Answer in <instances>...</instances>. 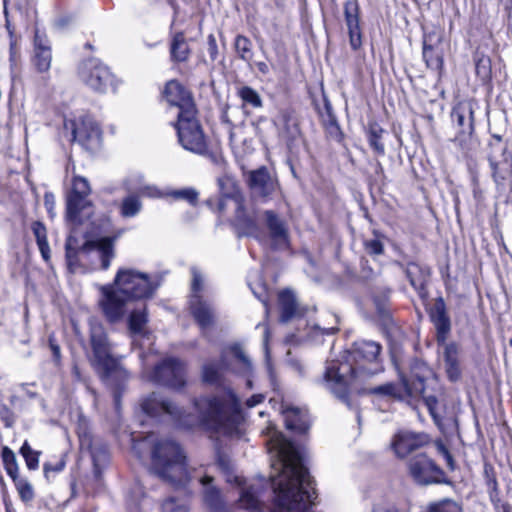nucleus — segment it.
Segmentation results:
<instances>
[{
	"mask_svg": "<svg viewBox=\"0 0 512 512\" xmlns=\"http://www.w3.org/2000/svg\"><path fill=\"white\" fill-rule=\"evenodd\" d=\"M218 183L223 196L218 205L219 211L223 212L227 206H233L236 213V225L241 234L259 237L261 233L260 228L255 219L245 212L244 197L240 193L236 181L229 176H224L218 180Z\"/></svg>",
	"mask_w": 512,
	"mask_h": 512,
	"instance_id": "obj_8",
	"label": "nucleus"
},
{
	"mask_svg": "<svg viewBox=\"0 0 512 512\" xmlns=\"http://www.w3.org/2000/svg\"><path fill=\"white\" fill-rule=\"evenodd\" d=\"M16 486V489L20 495V498L24 502H30L34 498V490L32 485L24 478L16 477V480H13Z\"/></svg>",
	"mask_w": 512,
	"mask_h": 512,
	"instance_id": "obj_45",
	"label": "nucleus"
},
{
	"mask_svg": "<svg viewBox=\"0 0 512 512\" xmlns=\"http://www.w3.org/2000/svg\"><path fill=\"white\" fill-rule=\"evenodd\" d=\"M164 96L170 105L179 109L178 113L191 115V111L196 110L191 93L176 80H171L166 84Z\"/></svg>",
	"mask_w": 512,
	"mask_h": 512,
	"instance_id": "obj_19",
	"label": "nucleus"
},
{
	"mask_svg": "<svg viewBox=\"0 0 512 512\" xmlns=\"http://www.w3.org/2000/svg\"><path fill=\"white\" fill-rule=\"evenodd\" d=\"M1 457L7 474L16 480L18 477V464L15 453L7 446L3 447Z\"/></svg>",
	"mask_w": 512,
	"mask_h": 512,
	"instance_id": "obj_40",
	"label": "nucleus"
},
{
	"mask_svg": "<svg viewBox=\"0 0 512 512\" xmlns=\"http://www.w3.org/2000/svg\"><path fill=\"white\" fill-rule=\"evenodd\" d=\"M0 419L4 423L6 428H11L16 422V415L11 408L6 404H0Z\"/></svg>",
	"mask_w": 512,
	"mask_h": 512,
	"instance_id": "obj_47",
	"label": "nucleus"
},
{
	"mask_svg": "<svg viewBox=\"0 0 512 512\" xmlns=\"http://www.w3.org/2000/svg\"><path fill=\"white\" fill-rule=\"evenodd\" d=\"M32 231L36 238L41 255L47 262L50 259V247L47 240L46 227L41 222L36 221L32 224Z\"/></svg>",
	"mask_w": 512,
	"mask_h": 512,
	"instance_id": "obj_35",
	"label": "nucleus"
},
{
	"mask_svg": "<svg viewBox=\"0 0 512 512\" xmlns=\"http://www.w3.org/2000/svg\"><path fill=\"white\" fill-rule=\"evenodd\" d=\"M383 132L384 130L376 124L371 125L368 131L369 144L379 155H383L385 153L384 144L381 141Z\"/></svg>",
	"mask_w": 512,
	"mask_h": 512,
	"instance_id": "obj_41",
	"label": "nucleus"
},
{
	"mask_svg": "<svg viewBox=\"0 0 512 512\" xmlns=\"http://www.w3.org/2000/svg\"><path fill=\"white\" fill-rule=\"evenodd\" d=\"M380 352L381 345L375 341L356 342L351 352L354 364H329L323 374V384L336 397L346 401L349 384L346 374L350 373L351 380L363 381L381 372Z\"/></svg>",
	"mask_w": 512,
	"mask_h": 512,
	"instance_id": "obj_3",
	"label": "nucleus"
},
{
	"mask_svg": "<svg viewBox=\"0 0 512 512\" xmlns=\"http://www.w3.org/2000/svg\"><path fill=\"white\" fill-rule=\"evenodd\" d=\"M275 475H270L276 507L272 512H305L316 498L313 480L294 444L280 432L273 431L268 441Z\"/></svg>",
	"mask_w": 512,
	"mask_h": 512,
	"instance_id": "obj_1",
	"label": "nucleus"
},
{
	"mask_svg": "<svg viewBox=\"0 0 512 512\" xmlns=\"http://www.w3.org/2000/svg\"><path fill=\"white\" fill-rule=\"evenodd\" d=\"M264 399V396L262 394H256V395H253L252 397H250L246 404L249 408H252L254 406H256L257 404L261 403Z\"/></svg>",
	"mask_w": 512,
	"mask_h": 512,
	"instance_id": "obj_57",
	"label": "nucleus"
},
{
	"mask_svg": "<svg viewBox=\"0 0 512 512\" xmlns=\"http://www.w3.org/2000/svg\"><path fill=\"white\" fill-rule=\"evenodd\" d=\"M373 512H398V509L389 503H380L373 508Z\"/></svg>",
	"mask_w": 512,
	"mask_h": 512,
	"instance_id": "obj_55",
	"label": "nucleus"
},
{
	"mask_svg": "<svg viewBox=\"0 0 512 512\" xmlns=\"http://www.w3.org/2000/svg\"><path fill=\"white\" fill-rule=\"evenodd\" d=\"M91 193L89 182L82 176H74L72 189L66 198V217L73 223L82 221V213L91 209V201L88 196Z\"/></svg>",
	"mask_w": 512,
	"mask_h": 512,
	"instance_id": "obj_12",
	"label": "nucleus"
},
{
	"mask_svg": "<svg viewBox=\"0 0 512 512\" xmlns=\"http://www.w3.org/2000/svg\"><path fill=\"white\" fill-rule=\"evenodd\" d=\"M192 273V295H200L199 293L202 290L203 287V278L201 273L198 271L197 268L193 267L191 269Z\"/></svg>",
	"mask_w": 512,
	"mask_h": 512,
	"instance_id": "obj_51",
	"label": "nucleus"
},
{
	"mask_svg": "<svg viewBox=\"0 0 512 512\" xmlns=\"http://www.w3.org/2000/svg\"><path fill=\"white\" fill-rule=\"evenodd\" d=\"M247 386H248L249 388H251V387H252V381H251L250 379H247Z\"/></svg>",
	"mask_w": 512,
	"mask_h": 512,
	"instance_id": "obj_64",
	"label": "nucleus"
},
{
	"mask_svg": "<svg viewBox=\"0 0 512 512\" xmlns=\"http://www.w3.org/2000/svg\"><path fill=\"white\" fill-rule=\"evenodd\" d=\"M51 60L52 55L50 47L47 45L45 38L36 32L34 56V64L36 69L41 73L47 72L50 69Z\"/></svg>",
	"mask_w": 512,
	"mask_h": 512,
	"instance_id": "obj_30",
	"label": "nucleus"
},
{
	"mask_svg": "<svg viewBox=\"0 0 512 512\" xmlns=\"http://www.w3.org/2000/svg\"><path fill=\"white\" fill-rule=\"evenodd\" d=\"M162 512H187V507L183 503L170 498L162 504Z\"/></svg>",
	"mask_w": 512,
	"mask_h": 512,
	"instance_id": "obj_49",
	"label": "nucleus"
},
{
	"mask_svg": "<svg viewBox=\"0 0 512 512\" xmlns=\"http://www.w3.org/2000/svg\"><path fill=\"white\" fill-rule=\"evenodd\" d=\"M240 505L249 510L250 512H262V504L258 500L256 491L251 486L247 489H243L239 499Z\"/></svg>",
	"mask_w": 512,
	"mask_h": 512,
	"instance_id": "obj_37",
	"label": "nucleus"
},
{
	"mask_svg": "<svg viewBox=\"0 0 512 512\" xmlns=\"http://www.w3.org/2000/svg\"><path fill=\"white\" fill-rule=\"evenodd\" d=\"M190 55V48L183 33H176L170 45V57L174 62H185Z\"/></svg>",
	"mask_w": 512,
	"mask_h": 512,
	"instance_id": "obj_32",
	"label": "nucleus"
},
{
	"mask_svg": "<svg viewBox=\"0 0 512 512\" xmlns=\"http://www.w3.org/2000/svg\"><path fill=\"white\" fill-rule=\"evenodd\" d=\"M185 364L177 358H166L157 365L150 379L158 384L181 389L185 386Z\"/></svg>",
	"mask_w": 512,
	"mask_h": 512,
	"instance_id": "obj_14",
	"label": "nucleus"
},
{
	"mask_svg": "<svg viewBox=\"0 0 512 512\" xmlns=\"http://www.w3.org/2000/svg\"><path fill=\"white\" fill-rule=\"evenodd\" d=\"M91 355L88 361L91 366L101 373L103 379L110 381L114 377L127 378L128 373L119 366L112 356V345L105 329L101 325H93L90 329Z\"/></svg>",
	"mask_w": 512,
	"mask_h": 512,
	"instance_id": "obj_7",
	"label": "nucleus"
},
{
	"mask_svg": "<svg viewBox=\"0 0 512 512\" xmlns=\"http://www.w3.org/2000/svg\"><path fill=\"white\" fill-rule=\"evenodd\" d=\"M452 120L461 128L463 134L471 135L474 130V110L469 102H460L452 110Z\"/></svg>",
	"mask_w": 512,
	"mask_h": 512,
	"instance_id": "obj_28",
	"label": "nucleus"
},
{
	"mask_svg": "<svg viewBox=\"0 0 512 512\" xmlns=\"http://www.w3.org/2000/svg\"><path fill=\"white\" fill-rule=\"evenodd\" d=\"M29 397L34 398L37 396L35 392H28Z\"/></svg>",
	"mask_w": 512,
	"mask_h": 512,
	"instance_id": "obj_63",
	"label": "nucleus"
},
{
	"mask_svg": "<svg viewBox=\"0 0 512 512\" xmlns=\"http://www.w3.org/2000/svg\"><path fill=\"white\" fill-rule=\"evenodd\" d=\"M431 374L429 368L423 364L416 362L409 376L402 373L399 374L402 386L405 391V395L409 397L422 396L425 400L426 405L433 417H435V410L437 405V399L433 395H427L425 392V381Z\"/></svg>",
	"mask_w": 512,
	"mask_h": 512,
	"instance_id": "obj_11",
	"label": "nucleus"
},
{
	"mask_svg": "<svg viewBox=\"0 0 512 512\" xmlns=\"http://www.w3.org/2000/svg\"><path fill=\"white\" fill-rule=\"evenodd\" d=\"M64 129L70 131L72 141L77 140L81 144L88 142L98 143L101 138L99 126L89 117L83 118L79 124L74 120H65Z\"/></svg>",
	"mask_w": 512,
	"mask_h": 512,
	"instance_id": "obj_18",
	"label": "nucleus"
},
{
	"mask_svg": "<svg viewBox=\"0 0 512 512\" xmlns=\"http://www.w3.org/2000/svg\"><path fill=\"white\" fill-rule=\"evenodd\" d=\"M6 27H7L9 36H10V49H9L10 50V62H11L12 65H16V63H17V61L19 59V56H20V51H19L17 39L14 36L13 31H12L9 23H7Z\"/></svg>",
	"mask_w": 512,
	"mask_h": 512,
	"instance_id": "obj_48",
	"label": "nucleus"
},
{
	"mask_svg": "<svg viewBox=\"0 0 512 512\" xmlns=\"http://www.w3.org/2000/svg\"><path fill=\"white\" fill-rule=\"evenodd\" d=\"M147 323L146 307L134 309L128 318V327L132 334H142Z\"/></svg>",
	"mask_w": 512,
	"mask_h": 512,
	"instance_id": "obj_34",
	"label": "nucleus"
},
{
	"mask_svg": "<svg viewBox=\"0 0 512 512\" xmlns=\"http://www.w3.org/2000/svg\"><path fill=\"white\" fill-rule=\"evenodd\" d=\"M175 127L179 143L184 149L201 155L207 152V142L202 127L196 118V110L191 111V115L178 113Z\"/></svg>",
	"mask_w": 512,
	"mask_h": 512,
	"instance_id": "obj_9",
	"label": "nucleus"
},
{
	"mask_svg": "<svg viewBox=\"0 0 512 512\" xmlns=\"http://www.w3.org/2000/svg\"><path fill=\"white\" fill-rule=\"evenodd\" d=\"M72 374H73L74 378L77 381H84V378H83V376L81 374L80 368L78 367L77 364L73 365V367H72Z\"/></svg>",
	"mask_w": 512,
	"mask_h": 512,
	"instance_id": "obj_61",
	"label": "nucleus"
},
{
	"mask_svg": "<svg viewBox=\"0 0 512 512\" xmlns=\"http://www.w3.org/2000/svg\"><path fill=\"white\" fill-rule=\"evenodd\" d=\"M238 95L244 103L249 104L254 108H259L262 106L260 95L256 90L249 86L241 87L238 91Z\"/></svg>",
	"mask_w": 512,
	"mask_h": 512,
	"instance_id": "obj_43",
	"label": "nucleus"
},
{
	"mask_svg": "<svg viewBox=\"0 0 512 512\" xmlns=\"http://www.w3.org/2000/svg\"><path fill=\"white\" fill-rule=\"evenodd\" d=\"M230 352L241 364V373L249 376L252 371V363L248 356L245 354L243 348L239 344L232 345L228 350H225L221 355L219 363H208L203 366L202 378L203 381L210 384H219L221 377L228 365L226 362L227 352Z\"/></svg>",
	"mask_w": 512,
	"mask_h": 512,
	"instance_id": "obj_13",
	"label": "nucleus"
},
{
	"mask_svg": "<svg viewBox=\"0 0 512 512\" xmlns=\"http://www.w3.org/2000/svg\"><path fill=\"white\" fill-rule=\"evenodd\" d=\"M150 470L162 481L173 486H183L192 478L187 470L186 456L182 448L170 439H159L153 443Z\"/></svg>",
	"mask_w": 512,
	"mask_h": 512,
	"instance_id": "obj_4",
	"label": "nucleus"
},
{
	"mask_svg": "<svg viewBox=\"0 0 512 512\" xmlns=\"http://www.w3.org/2000/svg\"><path fill=\"white\" fill-rule=\"evenodd\" d=\"M406 276L420 296H424L427 274L417 264L410 263L406 268Z\"/></svg>",
	"mask_w": 512,
	"mask_h": 512,
	"instance_id": "obj_33",
	"label": "nucleus"
},
{
	"mask_svg": "<svg viewBox=\"0 0 512 512\" xmlns=\"http://www.w3.org/2000/svg\"><path fill=\"white\" fill-rule=\"evenodd\" d=\"M364 246L366 251L372 255H380L384 250L382 242L378 239L366 240Z\"/></svg>",
	"mask_w": 512,
	"mask_h": 512,
	"instance_id": "obj_50",
	"label": "nucleus"
},
{
	"mask_svg": "<svg viewBox=\"0 0 512 512\" xmlns=\"http://www.w3.org/2000/svg\"><path fill=\"white\" fill-rule=\"evenodd\" d=\"M430 318L436 329L438 345L447 343L446 340L451 330V322L446 312L445 302L442 298L436 300L431 309Z\"/></svg>",
	"mask_w": 512,
	"mask_h": 512,
	"instance_id": "obj_21",
	"label": "nucleus"
},
{
	"mask_svg": "<svg viewBox=\"0 0 512 512\" xmlns=\"http://www.w3.org/2000/svg\"><path fill=\"white\" fill-rule=\"evenodd\" d=\"M442 365L449 380L455 382L461 376L460 347L455 342L439 345Z\"/></svg>",
	"mask_w": 512,
	"mask_h": 512,
	"instance_id": "obj_20",
	"label": "nucleus"
},
{
	"mask_svg": "<svg viewBox=\"0 0 512 512\" xmlns=\"http://www.w3.org/2000/svg\"><path fill=\"white\" fill-rule=\"evenodd\" d=\"M190 312L201 329L205 330L214 324V309L201 295H191Z\"/></svg>",
	"mask_w": 512,
	"mask_h": 512,
	"instance_id": "obj_22",
	"label": "nucleus"
},
{
	"mask_svg": "<svg viewBox=\"0 0 512 512\" xmlns=\"http://www.w3.org/2000/svg\"><path fill=\"white\" fill-rule=\"evenodd\" d=\"M235 51L240 59L250 63L253 57L252 42L243 35H237L234 41Z\"/></svg>",
	"mask_w": 512,
	"mask_h": 512,
	"instance_id": "obj_38",
	"label": "nucleus"
},
{
	"mask_svg": "<svg viewBox=\"0 0 512 512\" xmlns=\"http://www.w3.org/2000/svg\"><path fill=\"white\" fill-rule=\"evenodd\" d=\"M138 192L142 196H147V197H152V198H158V197L162 196L161 192L155 186H151V185H145V186L139 187Z\"/></svg>",
	"mask_w": 512,
	"mask_h": 512,
	"instance_id": "obj_53",
	"label": "nucleus"
},
{
	"mask_svg": "<svg viewBox=\"0 0 512 512\" xmlns=\"http://www.w3.org/2000/svg\"><path fill=\"white\" fill-rule=\"evenodd\" d=\"M278 303L282 322H288L298 314V303L293 291L285 289L279 292Z\"/></svg>",
	"mask_w": 512,
	"mask_h": 512,
	"instance_id": "obj_31",
	"label": "nucleus"
},
{
	"mask_svg": "<svg viewBox=\"0 0 512 512\" xmlns=\"http://www.w3.org/2000/svg\"><path fill=\"white\" fill-rule=\"evenodd\" d=\"M143 411L151 416H157L162 413L176 416L178 414L177 408L169 401L160 398L156 393H152L142 404Z\"/></svg>",
	"mask_w": 512,
	"mask_h": 512,
	"instance_id": "obj_29",
	"label": "nucleus"
},
{
	"mask_svg": "<svg viewBox=\"0 0 512 512\" xmlns=\"http://www.w3.org/2000/svg\"><path fill=\"white\" fill-rule=\"evenodd\" d=\"M170 195L175 199L185 200L191 205H196L198 201V192L193 188L174 190Z\"/></svg>",
	"mask_w": 512,
	"mask_h": 512,
	"instance_id": "obj_46",
	"label": "nucleus"
},
{
	"mask_svg": "<svg viewBox=\"0 0 512 512\" xmlns=\"http://www.w3.org/2000/svg\"><path fill=\"white\" fill-rule=\"evenodd\" d=\"M218 465L226 476L228 483H235L238 486L243 485V480L240 476L236 475L233 471V465L230 459L220 456L218 459Z\"/></svg>",
	"mask_w": 512,
	"mask_h": 512,
	"instance_id": "obj_42",
	"label": "nucleus"
},
{
	"mask_svg": "<svg viewBox=\"0 0 512 512\" xmlns=\"http://www.w3.org/2000/svg\"><path fill=\"white\" fill-rule=\"evenodd\" d=\"M207 50L209 53V56L211 58V61H215L218 55V46L216 42V38L213 34H210L207 37Z\"/></svg>",
	"mask_w": 512,
	"mask_h": 512,
	"instance_id": "obj_52",
	"label": "nucleus"
},
{
	"mask_svg": "<svg viewBox=\"0 0 512 512\" xmlns=\"http://www.w3.org/2000/svg\"><path fill=\"white\" fill-rule=\"evenodd\" d=\"M368 394H374L389 398H402L405 394L402 384L400 386L394 383H385L366 390Z\"/></svg>",
	"mask_w": 512,
	"mask_h": 512,
	"instance_id": "obj_36",
	"label": "nucleus"
},
{
	"mask_svg": "<svg viewBox=\"0 0 512 512\" xmlns=\"http://www.w3.org/2000/svg\"><path fill=\"white\" fill-rule=\"evenodd\" d=\"M249 186L257 197L267 198L276 189V182L271 178L266 168L252 171L249 176Z\"/></svg>",
	"mask_w": 512,
	"mask_h": 512,
	"instance_id": "obj_23",
	"label": "nucleus"
},
{
	"mask_svg": "<svg viewBox=\"0 0 512 512\" xmlns=\"http://www.w3.org/2000/svg\"><path fill=\"white\" fill-rule=\"evenodd\" d=\"M213 477L204 475L199 477L203 487V501L212 512H225L220 490L213 485Z\"/></svg>",
	"mask_w": 512,
	"mask_h": 512,
	"instance_id": "obj_27",
	"label": "nucleus"
},
{
	"mask_svg": "<svg viewBox=\"0 0 512 512\" xmlns=\"http://www.w3.org/2000/svg\"><path fill=\"white\" fill-rule=\"evenodd\" d=\"M194 404L199 423L215 431H228L240 412L239 399L232 390H225L216 396L200 397Z\"/></svg>",
	"mask_w": 512,
	"mask_h": 512,
	"instance_id": "obj_5",
	"label": "nucleus"
},
{
	"mask_svg": "<svg viewBox=\"0 0 512 512\" xmlns=\"http://www.w3.org/2000/svg\"><path fill=\"white\" fill-rule=\"evenodd\" d=\"M486 474H488V471L486 470ZM487 485L488 487L493 490V491H496L497 490V481H496V478L494 476H489L487 475Z\"/></svg>",
	"mask_w": 512,
	"mask_h": 512,
	"instance_id": "obj_60",
	"label": "nucleus"
},
{
	"mask_svg": "<svg viewBox=\"0 0 512 512\" xmlns=\"http://www.w3.org/2000/svg\"><path fill=\"white\" fill-rule=\"evenodd\" d=\"M265 227L274 249L285 250L290 246L289 228L284 219L272 210L263 213Z\"/></svg>",
	"mask_w": 512,
	"mask_h": 512,
	"instance_id": "obj_15",
	"label": "nucleus"
},
{
	"mask_svg": "<svg viewBox=\"0 0 512 512\" xmlns=\"http://www.w3.org/2000/svg\"><path fill=\"white\" fill-rule=\"evenodd\" d=\"M409 471L413 479L421 485L436 483L441 475V470L424 454L416 455L410 460Z\"/></svg>",
	"mask_w": 512,
	"mask_h": 512,
	"instance_id": "obj_16",
	"label": "nucleus"
},
{
	"mask_svg": "<svg viewBox=\"0 0 512 512\" xmlns=\"http://www.w3.org/2000/svg\"><path fill=\"white\" fill-rule=\"evenodd\" d=\"M116 240L117 236H106L86 241L80 245L77 238L70 235L65 244L68 269L73 273L76 272L92 253H96L100 260V268L107 270L111 260L115 257Z\"/></svg>",
	"mask_w": 512,
	"mask_h": 512,
	"instance_id": "obj_6",
	"label": "nucleus"
},
{
	"mask_svg": "<svg viewBox=\"0 0 512 512\" xmlns=\"http://www.w3.org/2000/svg\"><path fill=\"white\" fill-rule=\"evenodd\" d=\"M158 287L146 273L132 268H120L113 283L99 287L101 296L99 307L110 323L119 322L127 311V304L132 300L151 297Z\"/></svg>",
	"mask_w": 512,
	"mask_h": 512,
	"instance_id": "obj_2",
	"label": "nucleus"
},
{
	"mask_svg": "<svg viewBox=\"0 0 512 512\" xmlns=\"http://www.w3.org/2000/svg\"><path fill=\"white\" fill-rule=\"evenodd\" d=\"M255 65L261 74H263V75L269 74L270 67L266 62H256Z\"/></svg>",
	"mask_w": 512,
	"mask_h": 512,
	"instance_id": "obj_59",
	"label": "nucleus"
},
{
	"mask_svg": "<svg viewBox=\"0 0 512 512\" xmlns=\"http://www.w3.org/2000/svg\"><path fill=\"white\" fill-rule=\"evenodd\" d=\"M440 37H437L436 42L433 41V35L428 34L424 36L423 39V59L426 63V66L429 69L441 72L443 69V53L438 49L437 43L440 42Z\"/></svg>",
	"mask_w": 512,
	"mask_h": 512,
	"instance_id": "obj_26",
	"label": "nucleus"
},
{
	"mask_svg": "<svg viewBox=\"0 0 512 512\" xmlns=\"http://www.w3.org/2000/svg\"><path fill=\"white\" fill-rule=\"evenodd\" d=\"M492 169H493V178L496 182H499L501 180L505 179V175H503L498 168V165L496 163H491Z\"/></svg>",
	"mask_w": 512,
	"mask_h": 512,
	"instance_id": "obj_58",
	"label": "nucleus"
},
{
	"mask_svg": "<svg viewBox=\"0 0 512 512\" xmlns=\"http://www.w3.org/2000/svg\"><path fill=\"white\" fill-rule=\"evenodd\" d=\"M280 411L284 416L287 429L298 433H305L309 429V418L305 409L282 404Z\"/></svg>",
	"mask_w": 512,
	"mask_h": 512,
	"instance_id": "obj_24",
	"label": "nucleus"
},
{
	"mask_svg": "<svg viewBox=\"0 0 512 512\" xmlns=\"http://www.w3.org/2000/svg\"><path fill=\"white\" fill-rule=\"evenodd\" d=\"M81 81L98 93H106L115 89V78L109 68L99 59L90 58L85 60L79 67Z\"/></svg>",
	"mask_w": 512,
	"mask_h": 512,
	"instance_id": "obj_10",
	"label": "nucleus"
},
{
	"mask_svg": "<svg viewBox=\"0 0 512 512\" xmlns=\"http://www.w3.org/2000/svg\"><path fill=\"white\" fill-rule=\"evenodd\" d=\"M63 468H64V463L63 462H59L55 466H52L50 463H45L44 467H43L44 473H45L46 477H48V474H49L50 471L59 472Z\"/></svg>",
	"mask_w": 512,
	"mask_h": 512,
	"instance_id": "obj_56",
	"label": "nucleus"
},
{
	"mask_svg": "<svg viewBox=\"0 0 512 512\" xmlns=\"http://www.w3.org/2000/svg\"><path fill=\"white\" fill-rule=\"evenodd\" d=\"M425 442L426 438L423 435L412 432H400L395 436L392 447L397 456L405 457L412 451L421 447Z\"/></svg>",
	"mask_w": 512,
	"mask_h": 512,
	"instance_id": "obj_25",
	"label": "nucleus"
},
{
	"mask_svg": "<svg viewBox=\"0 0 512 512\" xmlns=\"http://www.w3.org/2000/svg\"><path fill=\"white\" fill-rule=\"evenodd\" d=\"M49 346L53 353L54 359L56 362L60 361L61 358V351L59 345L55 342L54 338L52 336L49 337Z\"/></svg>",
	"mask_w": 512,
	"mask_h": 512,
	"instance_id": "obj_54",
	"label": "nucleus"
},
{
	"mask_svg": "<svg viewBox=\"0 0 512 512\" xmlns=\"http://www.w3.org/2000/svg\"><path fill=\"white\" fill-rule=\"evenodd\" d=\"M16 400H17V396L13 395V396L10 397V403L11 404H14Z\"/></svg>",
	"mask_w": 512,
	"mask_h": 512,
	"instance_id": "obj_62",
	"label": "nucleus"
},
{
	"mask_svg": "<svg viewBox=\"0 0 512 512\" xmlns=\"http://www.w3.org/2000/svg\"><path fill=\"white\" fill-rule=\"evenodd\" d=\"M20 453L24 457L28 469L36 470L39 467L40 452L34 451L27 441L23 443Z\"/></svg>",
	"mask_w": 512,
	"mask_h": 512,
	"instance_id": "obj_44",
	"label": "nucleus"
},
{
	"mask_svg": "<svg viewBox=\"0 0 512 512\" xmlns=\"http://www.w3.org/2000/svg\"><path fill=\"white\" fill-rule=\"evenodd\" d=\"M345 25L352 50L357 51L362 46V29L360 25V6L357 0H347L343 4Z\"/></svg>",
	"mask_w": 512,
	"mask_h": 512,
	"instance_id": "obj_17",
	"label": "nucleus"
},
{
	"mask_svg": "<svg viewBox=\"0 0 512 512\" xmlns=\"http://www.w3.org/2000/svg\"><path fill=\"white\" fill-rule=\"evenodd\" d=\"M142 209V203L140 199L135 195H129L122 201L120 207V213L125 218H131L136 216Z\"/></svg>",
	"mask_w": 512,
	"mask_h": 512,
	"instance_id": "obj_39",
	"label": "nucleus"
}]
</instances>
